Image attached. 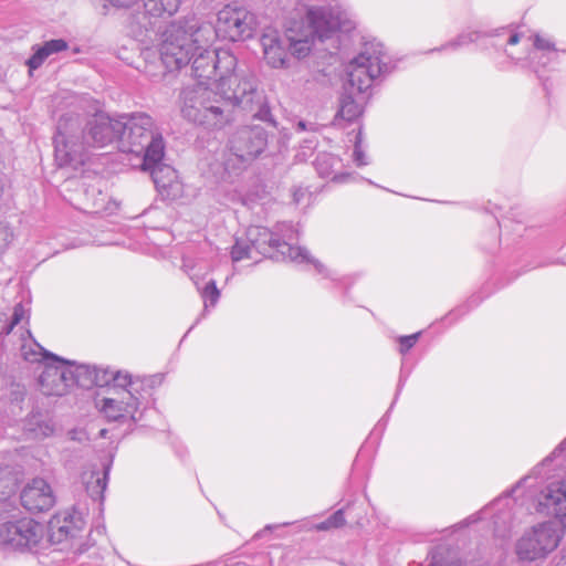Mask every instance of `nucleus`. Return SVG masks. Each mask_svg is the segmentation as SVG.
<instances>
[{"label":"nucleus","mask_w":566,"mask_h":566,"mask_svg":"<svg viewBox=\"0 0 566 566\" xmlns=\"http://www.w3.org/2000/svg\"><path fill=\"white\" fill-rule=\"evenodd\" d=\"M22 474L23 465L15 450L0 454V506L10 505Z\"/></svg>","instance_id":"f3484780"},{"label":"nucleus","mask_w":566,"mask_h":566,"mask_svg":"<svg viewBox=\"0 0 566 566\" xmlns=\"http://www.w3.org/2000/svg\"><path fill=\"white\" fill-rule=\"evenodd\" d=\"M390 56L378 41L366 42L346 66V80L339 98L334 125L352 122L363 113V104L371 96L374 85L380 84L392 71Z\"/></svg>","instance_id":"7ed1b4c3"},{"label":"nucleus","mask_w":566,"mask_h":566,"mask_svg":"<svg viewBox=\"0 0 566 566\" xmlns=\"http://www.w3.org/2000/svg\"><path fill=\"white\" fill-rule=\"evenodd\" d=\"M67 48V42L63 39H52L43 44L34 45L33 54L27 60V65L30 71L36 70L50 55L65 51Z\"/></svg>","instance_id":"412c9836"},{"label":"nucleus","mask_w":566,"mask_h":566,"mask_svg":"<svg viewBox=\"0 0 566 566\" xmlns=\"http://www.w3.org/2000/svg\"><path fill=\"white\" fill-rule=\"evenodd\" d=\"M255 250L252 248L250 242L248 241V234L245 233V239L237 238L231 250V258L233 262H239L245 259L254 260L255 259Z\"/></svg>","instance_id":"cd10ccee"},{"label":"nucleus","mask_w":566,"mask_h":566,"mask_svg":"<svg viewBox=\"0 0 566 566\" xmlns=\"http://www.w3.org/2000/svg\"><path fill=\"white\" fill-rule=\"evenodd\" d=\"M531 67H532L533 72L537 75V77H538V78H541V77H542V75H541V71H539L538 65H537V64L532 63Z\"/></svg>","instance_id":"a19ab883"},{"label":"nucleus","mask_w":566,"mask_h":566,"mask_svg":"<svg viewBox=\"0 0 566 566\" xmlns=\"http://www.w3.org/2000/svg\"><path fill=\"white\" fill-rule=\"evenodd\" d=\"M316 144H317V142H316L315 138L304 139L302 148H304V149H314L316 147Z\"/></svg>","instance_id":"ea45409f"},{"label":"nucleus","mask_w":566,"mask_h":566,"mask_svg":"<svg viewBox=\"0 0 566 566\" xmlns=\"http://www.w3.org/2000/svg\"><path fill=\"white\" fill-rule=\"evenodd\" d=\"M42 536V525L30 517L0 523V547L8 552L32 551Z\"/></svg>","instance_id":"2eb2a0df"},{"label":"nucleus","mask_w":566,"mask_h":566,"mask_svg":"<svg viewBox=\"0 0 566 566\" xmlns=\"http://www.w3.org/2000/svg\"><path fill=\"white\" fill-rule=\"evenodd\" d=\"M12 238L13 232L8 222L0 220V251L8 247Z\"/></svg>","instance_id":"72a5a7b5"},{"label":"nucleus","mask_w":566,"mask_h":566,"mask_svg":"<svg viewBox=\"0 0 566 566\" xmlns=\"http://www.w3.org/2000/svg\"><path fill=\"white\" fill-rule=\"evenodd\" d=\"M143 8L134 10L126 20L129 36L147 44L157 40L160 31L159 19L172 17L179 9L181 0H142Z\"/></svg>","instance_id":"f8f14e48"},{"label":"nucleus","mask_w":566,"mask_h":566,"mask_svg":"<svg viewBox=\"0 0 566 566\" xmlns=\"http://www.w3.org/2000/svg\"><path fill=\"white\" fill-rule=\"evenodd\" d=\"M342 160L328 153L317 155L314 161L317 174L323 178H328L333 175L332 179L337 182H343L348 175H336L335 172L340 167Z\"/></svg>","instance_id":"b1692460"},{"label":"nucleus","mask_w":566,"mask_h":566,"mask_svg":"<svg viewBox=\"0 0 566 566\" xmlns=\"http://www.w3.org/2000/svg\"><path fill=\"white\" fill-rule=\"evenodd\" d=\"M4 433V428L2 426V423H0V438L3 436Z\"/></svg>","instance_id":"c03bdc74"},{"label":"nucleus","mask_w":566,"mask_h":566,"mask_svg":"<svg viewBox=\"0 0 566 566\" xmlns=\"http://www.w3.org/2000/svg\"><path fill=\"white\" fill-rule=\"evenodd\" d=\"M140 168L150 172L153 181L158 189L168 188L177 178L176 170L168 165H164L163 159H159L158 163L154 165H149V167L145 165L143 159L140 160Z\"/></svg>","instance_id":"393cba45"},{"label":"nucleus","mask_w":566,"mask_h":566,"mask_svg":"<svg viewBox=\"0 0 566 566\" xmlns=\"http://www.w3.org/2000/svg\"><path fill=\"white\" fill-rule=\"evenodd\" d=\"M531 480L543 482L536 495V512L554 517L566 527V438L512 489L479 512L474 521L492 515L494 535L506 538L514 520L512 509L515 500L512 496L520 489L531 486Z\"/></svg>","instance_id":"f03ea898"},{"label":"nucleus","mask_w":566,"mask_h":566,"mask_svg":"<svg viewBox=\"0 0 566 566\" xmlns=\"http://www.w3.org/2000/svg\"><path fill=\"white\" fill-rule=\"evenodd\" d=\"M105 433H106V430H105V429L101 430V436H102V437H105Z\"/></svg>","instance_id":"a18cd8bd"},{"label":"nucleus","mask_w":566,"mask_h":566,"mask_svg":"<svg viewBox=\"0 0 566 566\" xmlns=\"http://www.w3.org/2000/svg\"><path fill=\"white\" fill-rule=\"evenodd\" d=\"M484 38H491L494 41L492 45L500 50L503 49L507 57L514 59L512 53L507 51L506 46L515 45L521 40V34L511 27H502L485 31Z\"/></svg>","instance_id":"5701e85b"},{"label":"nucleus","mask_w":566,"mask_h":566,"mask_svg":"<svg viewBox=\"0 0 566 566\" xmlns=\"http://www.w3.org/2000/svg\"><path fill=\"white\" fill-rule=\"evenodd\" d=\"M144 73L153 82L189 63L190 38L182 23H169L154 42L144 44Z\"/></svg>","instance_id":"0eeeda50"},{"label":"nucleus","mask_w":566,"mask_h":566,"mask_svg":"<svg viewBox=\"0 0 566 566\" xmlns=\"http://www.w3.org/2000/svg\"><path fill=\"white\" fill-rule=\"evenodd\" d=\"M295 129H296V132H305V130L315 132L316 124L307 123L305 120H298Z\"/></svg>","instance_id":"4c0bfd02"},{"label":"nucleus","mask_w":566,"mask_h":566,"mask_svg":"<svg viewBox=\"0 0 566 566\" xmlns=\"http://www.w3.org/2000/svg\"><path fill=\"white\" fill-rule=\"evenodd\" d=\"M119 116L113 118L105 113L91 116L82 127L75 114L62 115L53 137L54 157L59 167L77 168L84 163L85 147L103 148L118 145Z\"/></svg>","instance_id":"20e7f679"},{"label":"nucleus","mask_w":566,"mask_h":566,"mask_svg":"<svg viewBox=\"0 0 566 566\" xmlns=\"http://www.w3.org/2000/svg\"><path fill=\"white\" fill-rule=\"evenodd\" d=\"M268 138L269 134L261 125L242 126L229 139V149L241 161H249L265 149Z\"/></svg>","instance_id":"dca6fc26"},{"label":"nucleus","mask_w":566,"mask_h":566,"mask_svg":"<svg viewBox=\"0 0 566 566\" xmlns=\"http://www.w3.org/2000/svg\"><path fill=\"white\" fill-rule=\"evenodd\" d=\"M21 354L25 360L42 365L39 387L43 395L61 397L70 391L67 359L46 350L35 340L29 346L23 344Z\"/></svg>","instance_id":"9d476101"},{"label":"nucleus","mask_w":566,"mask_h":566,"mask_svg":"<svg viewBox=\"0 0 566 566\" xmlns=\"http://www.w3.org/2000/svg\"><path fill=\"white\" fill-rule=\"evenodd\" d=\"M562 537L563 531L555 522H541L523 533L515 544V553L520 560L535 562L555 551Z\"/></svg>","instance_id":"4468645a"},{"label":"nucleus","mask_w":566,"mask_h":566,"mask_svg":"<svg viewBox=\"0 0 566 566\" xmlns=\"http://www.w3.org/2000/svg\"><path fill=\"white\" fill-rule=\"evenodd\" d=\"M281 2H283V0H280ZM303 0H292V4L294 6L293 9L290 11V13H295V9L298 8V9H302V8H311L312 6H307V4H303L302 3ZM344 7L345 4L338 0ZM283 10L289 12V6L287 4H284L283 6Z\"/></svg>","instance_id":"58836bf2"},{"label":"nucleus","mask_w":566,"mask_h":566,"mask_svg":"<svg viewBox=\"0 0 566 566\" xmlns=\"http://www.w3.org/2000/svg\"><path fill=\"white\" fill-rule=\"evenodd\" d=\"M307 190L302 187H294L292 191L293 202L295 205H300L303 202V199L307 196Z\"/></svg>","instance_id":"e433bc0d"},{"label":"nucleus","mask_w":566,"mask_h":566,"mask_svg":"<svg viewBox=\"0 0 566 566\" xmlns=\"http://www.w3.org/2000/svg\"><path fill=\"white\" fill-rule=\"evenodd\" d=\"M23 429L31 439H44L53 434L54 424L41 413H32L23 421Z\"/></svg>","instance_id":"4be33fe9"},{"label":"nucleus","mask_w":566,"mask_h":566,"mask_svg":"<svg viewBox=\"0 0 566 566\" xmlns=\"http://www.w3.org/2000/svg\"><path fill=\"white\" fill-rule=\"evenodd\" d=\"M199 292L203 300L205 308H208L209 306H216L220 297V291L217 287L214 280L208 281L203 289L199 290Z\"/></svg>","instance_id":"7c9ffc66"},{"label":"nucleus","mask_w":566,"mask_h":566,"mask_svg":"<svg viewBox=\"0 0 566 566\" xmlns=\"http://www.w3.org/2000/svg\"><path fill=\"white\" fill-rule=\"evenodd\" d=\"M421 332L413 333L411 335H402L397 337L399 343V353L406 355L419 340Z\"/></svg>","instance_id":"2f4dec72"},{"label":"nucleus","mask_w":566,"mask_h":566,"mask_svg":"<svg viewBox=\"0 0 566 566\" xmlns=\"http://www.w3.org/2000/svg\"><path fill=\"white\" fill-rule=\"evenodd\" d=\"M534 46L536 50L555 51V44L549 39L543 38L538 34L534 36Z\"/></svg>","instance_id":"c9c22d12"},{"label":"nucleus","mask_w":566,"mask_h":566,"mask_svg":"<svg viewBox=\"0 0 566 566\" xmlns=\"http://www.w3.org/2000/svg\"><path fill=\"white\" fill-rule=\"evenodd\" d=\"M87 509L74 505L56 512L49 521V538L53 544H66L77 554L88 549L82 542L86 527Z\"/></svg>","instance_id":"ddd939ff"},{"label":"nucleus","mask_w":566,"mask_h":566,"mask_svg":"<svg viewBox=\"0 0 566 566\" xmlns=\"http://www.w3.org/2000/svg\"><path fill=\"white\" fill-rule=\"evenodd\" d=\"M181 116L206 129H220L233 119L234 108L276 128L264 91L251 73H233L216 82L198 81L179 94Z\"/></svg>","instance_id":"f257e3e1"},{"label":"nucleus","mask_w":566,"mask_h":566,"mask_svg":"<svg viewBox=\"0 0 566 566\" xmlns=\"http://www.w3.org/2000/svg\"><path fill=\"white\" fill-rule=\"evenodd\" d=\"M403 384H405V378L402 377V375H400L399 384H398V388H397V392H396V397L399 395Z\"/></svg>","instance_id":"79ce46f5"},{"label":"nucleus","mask_w":566,"mask_h":566,"mask_svg":"<svg viewBox=\"0 0 566 566\" xmlns=\"http://www.w3.org/2000/svg\"><path fill=\"white\" fill-rule=\"evenodd\" d=\"M70 389L73 386L90 389L93 386L104 388L112 382L117 370L109 367H96L67 360Z\"/></svg>","instance_id":"a211bd4d"},{"label":"nucleus","mask_w":566,"mask_h":566,"mask_svg":"<svg viewBox=\"0 0 566 566\" xmlns=\"http://www.w3.org/2000/svg\"><path fill=\"white\" fill-rule=\"evenodd\" d=\"M210 44L191 41L189 62L191 61V74L195 78L211 83L210 81L216 82L233 73H250L247 70L237 69V57L229 50H210Z\"/></svg>","instance_id":"9b49d317"},{"label":"nucleus","mask_w":566,"mask_h":566,"mask_svg":"<svg viewBox=\"0 0 566 566\" xmlns=\"http://www.w3.org/2000/svg\"><path fill=\"white\" fill-rule=\"evenodd\" d=\"M118 149L133 154L147 167L164 159L165 143L163 136L155 130L153 118L146 113L119 115Z\"/></svg>","instance_id":"6e6552de"},{"label":"nucleus","mask_w":566,"mask_h":566,"mask_svg":"<svg viewBox=\"0 0 566 566\" xmlns=\"http://www.w3.org/2000/svg\"><path fill=\"white\" fill-rule=\"evenodd\" d=\"M29 312L30 308L24 304L17 303L13 307V312L10 321H0V338L9 335L15 325L21 323L22 321H29Z\"/></svg>","instance_id":"bb28decb"},{"label":"nucleus","mask_w":566,"mask_h":566,"mask_svg":"<svg viewBox=\"0 0 566 566\" xmlns=\"http://www.w3.org/2000/svg\"><path fill=\"white\" fill-rule=\"evenodd\" d=\"M20 500L22 506L31 513L46 512L56 501L51 485L41 478L33 479L23 488Z\"/></svg>","instance_id":"6ab92c4d"},{"label":"nucleus","mask_w":566,"mask_h":566,"mask_svg":"<svg viewBox=\"0 0 566 566\" xmlns=\"http://www.w3.org/2000/svg\"><path fill=\"white\" fill-rule=\"evenodd\" d=\"M105 388V396H96L95 407L107 421L136 423L142 419L151 396L150 379L117 370Z\"/></svg>","instance_id":"39448f33"},{"label":"nucleus","mask_w":566,"mask_h":566,"mask_svg":"<svg viewBox=\"0 0 566 566\" xmlns=\"http://www.w3.org/2000/svg\"><path fill=\"white\" fill-rule=\"evenodd\" d=\"M346 517H345V509H338L335 511L325 521L313 525V530L317 532H326L331 530H338L345 526Z\"/></svg>","instance_id":"c85d7f7f"},{"label":"nucleus","mask_w":566,"mask_h":566,"mask_svg":"<svg viewBox=\"0 0 566 566\" xmlns=\"http://www.w3.org/2000/svg\"><path fill=\"white\" fill-rule=\"evenodd\" d=\"M24 397H25V390L23 387L17 385L12 390H11V398H10V406H11V411L12 413H17V410L19 412L22 411V406L21 403L24 401Z\"/></svg>","instance_id":"473e14b6"},{"label":"nucleus","mask_w":566,"mask_h":566,"mask_svg":"<svg viewBox=\"0 0 566 566\" xmlns=\"http://www.w3.org/2000/svg\"><path fill=\"white\" fill-rule=\"evenodd\" d=\"M109 470L111 462L103 463L101 471H91L90 473H84L82 476L86 494L92 501L98 502L99 505H102L104 501V492L108 484Z\"/></svg>","instance_id":"aec40b11"},{"label":"nucleus","mask_w":566,"mask_h":566,"mask_svg":"<svg viewBox=\"0 0 566 566\" xmlns=\"http://www.w3.org/2000/svg\"><path fill=\"white\" fill-rule=\"evenodd\" d=\"M353 160L359 167L368 164L367 157L360 147V133L356 136Z\"/></svg>","instance_id":"f704fd0d"},{"label":"nucleus","mask_w":566,"mask_h":566,"mask_svg":"<svg viewBox=\"0 0 566 566\" xmlns=\"http://www.w3.org/2000/svg\"><path fill=\"white\" fill-rule=\"evenodd\" d=\"M485 31L483 30H469L461 32L457 38L451 41L446 42L441 46L434 48L429 52H441L444 50H453L457 51L470 43H478L482 39H484Z\"/></svg>","instance_id":"a878e982"},{"label":"nucleus","mask_w":566,"mask_h":566,"mask_svg":"<svg viewBox=\"0 0 566 566\" xmlns=\"http://www.w3.org/2000/svg\"><path fill=\"white\" fill-rule=\"evenodd\" d=\"M542 59H545V61L543 62V65H545V63L548 61V57H545L544 55L542 56Z\"/></svg>","instance_id":"49530a36"},{"label":"nucleus","mask_w":566,"mask_h":566,"mask_svg":"<svg viewBox=\"0 0 566 566\" xmlns=\"http://www.w3.org/2000/svg\"><path fill=\"white\" fill-rule=\"evenodd\" d=\"M248 241L255 253L282 261L295 263H312L318 274L333 281L337 273L328 270L319 261L311 258L310 252L302 247L294 245L298 239V230L289 222L277 223L273 230L261 226H251L247 230Z\"/></svg>","instance_id":"423d86ee"},{"label":"nucleus","mask_w":566,"mask_h":566,"mask_svg":"<svg viewBox=\"0 0 566 566\" xmlns=\"http://www.w3.org/2000/svg\"><path fill=\"white\" fill-rule=\"evenodd\" d=\"M343 509H345V516L347 515L355 525L365 524L367 511L364 502L350 501Z\"/></svg>","instance_id":"c756f323"},{"label":"nucleus","mask_w":566,"mask_h":566,"mask_svg":"<svg viewBox=\"0 0 566 566\" xmlns=\"http://www.w3.org/2000/svg\"><path fill=\"white\" fill-rule=\"evenodd\" d=\"M187 30L192 42L212 43L214 38L232 42L244 41L252 36L255 17L242 7L226 6L217 14L216 24H199L195 18L178 21Z\"/></svg>","instance_id":"1a4fd4ad"},{"label":"nucleus","mask_w":566,"mask_h":566,"mask_svg":"<svg viewBox=\"0 0 566 566\" xmlns=\"http://www.w3.org/2000/svg\"><path fill=\"white\" fill-rule=\"evenodd\" d=\"M93 207L98 210L101 208H103V205L102 203H98V202H94Z\"/></svg>","instance_id":"37998d69"}]
</instances>
